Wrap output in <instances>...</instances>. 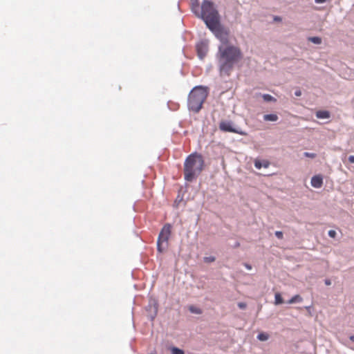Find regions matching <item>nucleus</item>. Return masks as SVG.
Segmentation results:
<instances>
[{
    "instance_id": "1a4fd4ad",
    "label": "nucleus",
    "mask_w": 354,
    "mask_h": 354,
    "mask_svg": "<svg viewBox=\"0 0 354 354\" xmlns=\"http://www.w3.org/2000/svg\"><path fill=\"white\" fill-rule=\"evenodd\" d=\"M270 165V162L266 160L256 159L254 160V167L261 169V168H268Z\"/></svg>"
},
{
    "instance_id": "20e7f679",
    "label": "nucleus",
    "mask_w": 354,
    "mask_h": 354,
    "mask_svg": "<svg viewBox=\"0 0 354 354\" xmlns=\"http://www.w3.org/2000/svg\"><path fill=\"white\" fill-rule=\"evenodd\" d=\"M209 94V88L207 86H195L189 92L187 97V108L189 111L198 113Z\"/></svg>"
},
{
    "instance_id": "72a5a7b5",
    "label": "nucleus",
    "mask_w": 354,
    "mask_h": 354,
    "mask_svg": "<svg viewBox=\"0 0 354 354\" xmlns=\"http://www.w3.org/2000/svg\"><path fill=\"white\" fill-rule=\"evenodd\" d=\"M324 283L326 286H330L331 284V281L329 279H324Z\"/></svg>"
},
{
    "instance_id": "f3484780",
    "label": "nucleus",
    "mask_w": 354,
    "mask_h": 354,
    "mask_svg": "<svg viewBox=\"0 0 354 354\" xmlns=\"http://www.w3.org/2000/svg\"><path fill=\"white\" fill-rule=\"evenodd\" d=\"M188 309L193 314L201 315L202 313V310L194 305L189 306Z\"/></svg>"
},
{
    "instance_id": "c9c22d12",
    "label": "nucleus",
    "mask_w": 354,
    "mask_h": 354,
    "mask_svg": "<svg viewBox=\"0 0 354 354\" xmlns=\"http://www.w3.org/2000/svg\"><path fill=\"white\" fill-rule=\"evenodd\" d=\"M348 338L350 341L354 342V335H350Z\"/></svg>"
},
{
    "instance_id": "39448f33",
    "label": "nucleus",
    "mask_w": 354,
    "mask_h": 354,
    "mask_svg": "<svg viewBox=\"0 0 354 354\" xmlns=\"http://www.w3.org/2000/svg\"><path fill=\"white\" fill-rule=\"evenodd\" d=\"M219 129L225 133H234L241 136H247L246 131H243L240 127L235 126L232 120H223L219 123Z\"/></svg>"
},
{
    "instance_id": "c756f323",
    "label": "nucleus",
    "mask_w": 354,
    "mask_h": 354,
    "mask_svg": "<svg viewBox=\"0 0 354 354\" xmlns=\"http://www.w3.org/2000/svg\"><path fill=\"white\" fill-rule=\"evenodd\" d=\"M243 266H245V268L248 270H252V267L250 264L248 263H243Z\"/></svg>"
},
{
    "instance_id": "ddd939ff",
    "label": "nucleus",
    "mask_w": 354,
    "mask_h": 354,
    "mask_svg": "<svg viewBox=\"0 0 354 354\" xmlns=\"http://www.w3.org/2000/svg\"><path fill=\"white\" fill-rule=\"evenodd\" d=\"M311 185L315 188H319L323 185V178H310Z\"/></svg>"
},
{
    "instance_id": "4be33fe9",
    "label": "nucleus",
    "mask_w": 354,
    "mask_h": 354,
    "mask_svg": "<svg viewBox=\"0 0 354 354\" xmlns=\"http://www.w3.org/2000/svg\"><path fill=\"white\" fill-rule=\"evenodd\" d=\"M316 156L317 155L315 153H310V152H307V151L304 153V156L306 157V158H314L316 157Z\"/></svg>"
},
{
    "instance_id": "393cba45",
    "label": "nucleus",
    "mask_w": 354,
    "mask_h": 354,
    "mask_svg": "<svg viewBox=\"0 0 354 354\" xmlns=\"http://www.w3.org/2000/svg\"><path fill=\"white\" fill-rule=\"evenodd\" d=\"M156 315H157V308H155V310H154L153 313L151 314L149 316L150 320L153 321L155 319Z\"/></svg>"
},
{
    "instance_id": "473e14b6",
    "label": "nucleus",
    "mask_w": 354,
    "mask_h": 354,
    "mask_svg": "<svg viewBox=\"0 0 354 354\" xmlns=\"http://www.w3.org/2000/svg\"><path fill=\"white\" fill-rule=\"evenodd\" d=\"M164 243H165V241H163V240L158 236V239H157V244H164Z\"/></svg>"
},
{
    "instance_id": "b1692460",
    "label": "nucleus",
    "mask_w": 354,
    "mask_h": 354,
    "mask_svg": "<svg viewBox=\"0 0 354 354\" xmlns=\"http://www.w3.org/2000/svg\"><path fill=\"white\" fill-rule=\"evenodd\" d=\"M274 235L279 239H282L283 237V232H281V231H276L274 232Z\"/></svg>"
},
{
    "instance_id": "c85d7f7f",
    "label": "nucleus",
    "mask_w": 354,
    "mask_h": 354,
    "mask_svg": "<svg viewBox=\"0 0 354 354\" xmlns=\"http://www.w3.org/2000/svg\"><path fill=\"white\" fill-rule=\"evenodd\" d=\"M348 161L351 164H354V155L349 156L348 157Z\"/></svg>"
},
{
    "instance_id": "dca6fc26",
    "label": "nucleus",
    "mask_w": 354,
    "mask_h": 354,
    "mask_svg": "<svg viewBox=\"0 0 354 354\" xmlns=\"http://www.w3.org/2000/svg\"><path fill=\"white\" fill-rule=\"evenodd\" d=\"M284 303L283 299L279 292H277L274 295V304L280 305Z\"/></svg>"
},
{
    "instance_id": "a19ab883",
    "label": "nucleus",
    "mask_w": 354,
    "mask_h": 354,
    "mask_svg": "<svg viewBox=\"0 0 354 354\" xmlns=\"http://www.w3.org/2000/svg\"><path fill=\"white\" fill-rule=\"evenodd\" d=\"M143 177H144V178H146V177H147V174H144V175H143Z\"/></svg>"
},
{
    "instance_id": "7ed1b4c3",
    "label": "nucleus",
    "mask_w": 354,
    "mask_h": 354,
    "mask_svg": "<svg viewBox=\"0 0 354 354\" xmlns=\"http://www.w3.org/2000/svg\"><path fill=\"white\" fill-rule=\"evenodd\" d=\"M206 165L203 156L194 151L189 154L184 162V177H198Z\"/></svg>"
},
{
    "instance_id": "6ab92c4d",
    "label": "nucleus",
    "mask_w": 354,
    "mask_h": 354,
    "mask_svg": "<svg viewBox=\"0 0 354 354\" xmlns=\"http://www.w3.org/2000/svg\"><path fill=\"white\" fill-rule=\"evenodd\" d=\"M257 339H259V341H261V342H265L266 340L268 339L269 338V335L268 333H264V332H261V333H259L258 335H257Z\"/></svg>"
},
{
    "instance_id": "2eb2a0df",
    "label": "nucleus",
    "mask_w": 354,
    "mask_h": 354,
    "mask_svg": "<svg viewBox=\"0 0 354 354\" xmlns=\"http://www.w3.org/2000/svg\"><path fill=\"white\" fill-rule=\"evenodd\" d=\"M182 189H183V187H180V189L178 192V194L174 201V206L176 207H178L180 205V203H182L183 201V194H181Z\"/></svg>"
},
{
    "instance_id": "aec40b11",
    "label": "nucleus",
    "mask_w": 354,
    "mask_h": 354,
    "mask_svg": "<svg viewBox=\"0 0 354 354\" xmlns=\"http://www.w3.org/2000/svg\"><path fill=\"white\" fill-rule=\"evenodd\" d=\"M167 245H168V243L165 245L164 244H157V251L159 252V253H162L166 249V248L167 247Z\"/></svg>"
},
{
    "instance_id": "0eeeda50",
    "label": "nucleus",
    "mask_w": 354,
    "mask_h": 354,
    "mask_svg": "<svg viewBox=\"0 0 354 354\" xmlns=\"http://www.w3.org/2000/svg\"><path fill=\"white\" fill-rule=\"evenodd\" d=\"M171 225L170 223H166L161 229L158 236L161 238L163 241H165L166 244L168 243V240L171 235Z\"/></svg>"
},
{
    "instance_id": "6e6552de",
    "label": "nucleus",
    "mask_w": 354,
    "mask_h": 354,
    "mask_svg": "<svg viewBox=\"0 0 354 354\" xmlns=\"http://www.w3.org/2000/svg\"><path fill=\"white\" fill-rule=\"evenodd\" d=\"M315 116L317 119L328 120L331 116V113L328 110L320 109V110H317L315 112Z\"/></svg>"
},
{
    "instance_id": "2f4dec72",
    "label": "nucleus",
    "mask_w": 354,
    "mask_h": 354,
    "mask_svg": "<svg viewBox=\"0 0 354 354\" xmlns=\"http://www.w3.org/2000/svg\"><path fill=\"white\" fill-rule=\"evenodd\" d=\"M328 0H315V2L318 4H322L327 1Z\"/></svg>"
},
{
    "instance_id": "cd10ccee",
    "label": "nucleus",
    "mask_w": 354,
    "mask_h": 354,
    "mask_svg": "<svg viewBox=\"0 0 354 354\" xmlns=\"http://www.w3.org/2000/svg\"><path fill=\"white\" fill-rule=\"evenodd\" d=\"M238 306L240 309H245L247 306L246 304L244 302L238 303Z\"/></svg>"
},
{
    "instance_id": "f8f14e48",
    "label": "nucleus",
    "mask_w": 354,
    "mask_h": 354,
    "mask_svg": "<svg viewBox=\"0 0 354 354\" xmlns=\"http://www.w3.org/2000/svg\"><path fill=\"white\" fill-rule=\"evenodd\" d=\"M307 39L308 41L316 45H319L322 43V39L319 36H310Z\"/></svg>"
},
{
    "instance_id": "a211bd4d",
    "label": "nucleus",
    "mask_w": 354,
    "mask_h": 354,
    "mask_svg": "<svg viewBox=\"0 0 354 354\" xmlns=\"http://www.w3.org/2000/svg\"><path fill=\"white\" fill-rule=\"evenodd\" d=\"M169 350L171 354H185V351L183 349L174 346H171Z\"/></svg>"
},
{
    "instance_id": "9d476101",
    "label": "nucleus",
    "mask_w": 354,
    "mask_h": 354,
    "mask_svg": "<svg viewBox=\"0 0 354 354\" xmlns=\"http://www.w3.org/2000/svg\"><path fill=\"white\" fill-rule=\"evenodd\" d=\"M263 120L268 122H277L279 120L278 115L274 113L263 115Z\"/></svg>"
},
{
    "instance_id": "f03ea898",
    "label": "nucleus",
    "mask_w": 354,
    "mask_h": 354,
    "mask_svg": "<svg viewBox=\"0 0 354 354\" xmlns=\"http://www.w3.org/2000/svg\"><path fill=\"white\" fill-rule=\"evenodd\" d=\"M191 1V11L200 19L208 29L222 21L218 5L212 0H203L201 6L198 0Z\"/></svg>"
},
{
    "instance_id": "423d86ee",
    "label": "nucleus",
    "mask_w": 354,
    "mask_h": 354,
    "mask_svg": "<svg viewBox=\"0 0 354 354\" xmlns=\"http://www.w3.org/2000/svg\"><path fill=\"white\" fill-rule=\"evenodd\" d=\"M209 50V41L206 39H201L196 44V51L199 59L203 60Z\"/></svg>"
},
{
    "instance_id": "f257e3e1",
    "label": "nucleus",
    "mask_w": 354,
    "mask_h": 354,
    "mask_svg": "<svg viewBox=\"0 0 354 354\" xmlns=\"http://www.w3.org/2000/svg\"><path fill=\"white\" fill-rule=\"evenodd\" d=\"M208 30L220 42L216 53L219 75L221 77L224 75L229 77L235 65L243 59V53L239 47L230 42V29L222 21Z\"/></svg>"
},
{
    "instance_id": "5701e85b",
    "label": "nucleus",
    "mask_w": 354,
    "mask_h": 354,
    "mask_svg": "<svg viewBox=\"0 0 354 354\" xmlns=\"http://www.w3.org/2000/svg\"><path fill=\"white\" fill-rule=\"evenodd\" d=\"M328 235L329 237L330 238H335L336 235H337V232L335 230H330L328 232Z\"/></svg>"
},
{
    "instance_id": "9b49d317",
    "label": "nucleus",
    "mask_w": 354,
    "mask_h": 354,
    "mask_svg": "<svg viewBox=\"0 0 354 354\" xmlns=\"http://www.w3.org/2000/svg\"><path fill=\"white\" fill-rule=\"evenodd\" d=\"M263 101L266 102H275L277 99L269 93H259Z\"/></svg>"
},
{
    "instance_id": "bb28decb",
    "label": "nucleus",
    "mask_w": 354,
    "mask_h": 354,
    "mask_svg": "<svg viewBox=\"0 0 354 354\" xmlns=\"http://www.w3.org/2000/svg\"><path fill=\"white\" fill-rule=\"evenodd\" d=\"M294 95L296 96V97H300L301 95V91L300 88H297L294 93Z\"/></svg>"
},
{
    "instance_id": "4468645a",
    "label": "nucleus",
    "mask_w": 354,
    "mask_h": 354,
    "mask_svg": "<svg viewBox=\"0 0 354 354\" xmlns=\"http://www.w3.org/2000/svg\"><path fill=\"white\" fill-rule=\"evenodd\" d=\"M303 301L302 297L299 295H295L292 297L288 301V304H292L296 303H300Z\"/></svg>"
},
{
    "instance_id": "a878e982",
    "label": "nucleus",
    "mask_w": 354,
    "mask_h": 354,
    "mask_svg": "<svg viewBox=\"0 0 354 354\" xmlns=\"http://www.w3.org/2000/svg\"><path fill=\"white\" fill-rule=\"evenodd\" d=\"M342 344H343L345 346L353 349V348L350 346L349 342L346 339L341 341Z\"/></svg>"
},
{
    "instance_id": "7c9ffc66",
    "label": "nucleus",
    "mask_w": 354,
    "mask_h": 354,
    "mask_svg": "<svg viewBox=\"0 0 354 354\" xmlns=\"http://www.w3.org/2000/svg\"><path fill=\"white\" fill-rule=\"evenodd\" d=\"M274 21L277 22H281L282 21V18L280 16H274Z\"/></svg>"
},
{
    "instance_id": "ea45409f",
    "label": "nucleus",
    "mask_w": 354,
    "mask_h": 354,
    "mask_svg": "<svg viewBox=\"0 0 354 354\" xmlns=\"http://www.w3.org/2000/svg\"><path fill=\"white\" fill-rule=\"evenodd\" d=\"M310 308H311L310 306H306V308L307 310H310Z\"/></svg>"
},
{
    "instance_id": "58836bf2",
    "label": "nucleus",
    "mask_w": 354,
    "mask_h": 354,
    "mask_svg": "<svg viewBox=\"0 0 354 354\" xmlns=\"http://www.w3.org/2000/svg\"><path fill=\"white\" fill-rule=\"evenodd\" d=\"M193 179H194V178H185V180L186 181H189V182H192Z\"/></svg>"
},
{
    "instance_id": "4c0bfd02",
    "label": "nucleus",
    "mask_w": 354,
    "mask_h": 354,
    "mask_svg": "<svg viewBox=\"0 0 354 354\" xmlns=\"http://www.w3.org/2000/svg\"><path fill=\"white\" fill-rule=\"evenodd\" d=\"M273 174H264L263 177H272Z\"/></svg>"
},
{
    "instance_id": "f704fd0d",
    "label": "nucleus",
    "mask_w": 354,
    "mask_h": 354,
    "mask_svg": "<svg viewBox=\"0 0 354 354\" xmlns=\"http://www.w3.org/2000/svg\"><path fill=\"white\" fill-rule=\"evenodd\" d=\"M312 177L317 178V177H324V176L320 174H318L313 175Z\"/></svg>"
},
{
    "instance_id": "e433bc0d",
    "label": "nucleus",
    "mask_w": 354,
    "mask_h": 354,
    "mask_svg": "<svg viewBox=\"0 0 354 354\" xmlns=\"http://www.w3.org/2000/svg\"><path fill=\"white\" fill-rule=\"evenodd\" d=\"M240 245V243L239 242H236L234 245V248H238L239 247Z\"/></svg>"
},
{
    "instance_id": "412c9836",
    "label": "nucleus",
    "mask_w": 354,
    "mask_h": 354,
    "mask_svg": "<svg viewBox=\"0 0 354 354\" xmlns=\"http://www.w3.org/2000/svg\"><path fill=\"white\" fill-rule=\"evenodd\" d=\"M215 259H216V258L213 256L203 257V261L207 263L214 262L215 261Z\"/></svg>"
}]
</instances>
